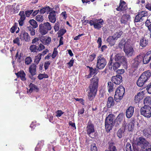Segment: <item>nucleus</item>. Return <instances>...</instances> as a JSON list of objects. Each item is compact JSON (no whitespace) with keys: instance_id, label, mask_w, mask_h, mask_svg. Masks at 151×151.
Here are the masks:
<instances>
[{"instance_id":"obj_21","label":"nucleus","mask_w":151,"mask_h":151,"mask_svg":"<svg viewBox=\"0 0 151 151\" xmlns=\"http://www.w3.org/2000/svg\"><path fill=\"white\" fill-rule=\"evenodd\" d=\"M19 36L21 40H24L26 42H29L30 41L31 37L27 32H22L20 34Z\"/></svg>"},{"instance_id":"obj_59","label":"nucleus","mask_w":151,"mask_h":151,"mask_svg":"<svg viewBox=\"0 0 151 151\" xmlns=\"http://www.w3.org/2000/svg\"><path fill=\"white\" fill-rule=\"evenodd\" d=\"M73 63L74 60H73V58H72L70 60V61L67 63V64L69 66V68H70L73 66Z\"/></svg>"},{"instance_id":"obj_45","label":"nucleus","mask_w":151,"mask_h":151,"mask_svg":"<svg viewBox=\"0 0 151 151\" xmlns=\"http://www.w3.org/2000/svg\"><path fill=\"white\" fill-rule=\"evenodd\" d=\"M17 23H15L10 28V31L12 33H14V32L15 30L17 29Z\"/></svg>"},{"instance_id":"obj_49","label":"nucleus","mask_w":151,"mask_h":151,"mask_svg":"<svg viewBox=\"0 0 151 151\" xmlns=\"http://www.w3.org/2000/svg\"><path fill=\"white\" fill-rule=\"evenodd\" d=\"M66 31L65 29H60L58 32L59 37H61L66 32Z\"/></svg>"},{"instance_id":"obj_5","label":"nucleus","mask_w":151,"mask_h":151,"mask_svg":"<svg viewBox=\"0 0 151 151\" xmlns=\"http://www.w3.org/2000/svg\"><path fill=\"white\" fill-rule=\"evenodd\" d=\"M125 88L123 86H120L116 90L114 95L115 101L117 102H120L125 93Z\"/></svg>"},{"instance_id":"obj_3","label":"nucleus","mask_w":151,"mask_h":151,"mask_svg":"<svg viewBox=\"0 0 151 151\" xmlns=\"http://www.w3.org/2000/svg\"><path fill=\"white\" fill-rule=\"evenodd\" d=\"M151 75L150 71L148 70L144 72L139 78L137 82V85L139 87L143 86L147 80L150 78Z\"/></svg>"},{"instance_id":"obj_1","label":"nucleus","mask_w":151,"mask_h":151,"mask_svg":"<svg viewBox=\"0 0 151 151\" xmlns=\"http://www.w3.org/2000/svg\"><path fill=\"white\" fill-rule=\"evenodd\" d=\"M99 79V77L93 76L90 80L87 92L88 98L89 101H93L97 94Z\"/></svg>"},{"instance_id":"obj_41","label":"nucleus","mask_w":151,"mask_h":151,"mask_svg":"<svg viewBox=\"0 0 151 151\" xmlns=\"http://www.w3.org/2000/svg\"><path fill=\"white\" fill-rule=\"evenodd\" d=\"M123 33L122 31H119L115 33L114 35H113L115 39L116 40L119 38Z\"/></svg>"},{"instance_id":"obj_56","label":"nucleus","mask_w":151,"mask_h":151,"mask_svg":"<svg viewBox=\"0 0 151 151\" xmlns=\"http://www.w3.org/2000/svg\"><path fill=\"white\" fill-rule=\"evenodd\" d=\"M33 11V10H27L24 13L25 15H26L27 17H29Z\"/></svg>"},{"instance_id":"obj_61","label":"nucleus","mask_w":151,"mask_h":151,"mask_svg":"<svg viewBox=\"0 0 151 151\" xmlns=\"http://www.w3.org/2000/svg\"><path fill=\"white\" fill-rule=\"evenodd\" d=\"M146 89L149 94H151V82L147 86Z\"/></svg>"},{"instance_id":"obj_2","label":"nucleus","mask_w":151,"mask_h":151,"mask_svg":"<svg viewBox=\"0 0 151 151\" xmlns=\"http://www.w3.org/2000/svg\"><path fill=\"white\" fill-rule=\"evenodd\" d=\"M114 60L115 62H114L113 68L114 70H116L120 67V63L123 64L124 67L127 66V60L124 56L117 54L115 56Z\"/></svg>"},{"instance_id":"obj_35","label":"nucleus","mask_w":151,"mask_h":151,"mask_svg":"<svg viewBox=\"0 0 151 151\" xmlns=\"http://www.w3.org/2000/svg\"><path fill=\"white\" fill-rule=\"evenodd\" d=\"M143 19L142 18L141 15L138 13V14L136 16L135 19H134V22H138L142 21Z\"/></svg>"},{"instance_id":"obj_22","label":"nucleus","mask_w":151,"mask_h":151,"mask_svg":"<svg viewBox=\"0 0 151 151\" xmlns=\"http://www.w3.org/2000/svg\"><path fill=\"white\" fill-rule=\"evenodd\" d=\"M50 12L49 15H48V18L52 23H54L56 21V12L54 10H49Z\"/></svg>"},{"instance_id":"obj_23","label":"nucleus","mask_w":151,"mask_h":151,"mask_svg":"<svg viewBox=\"0 0 151 151\" xmlns=\"http://www.w3.org/2000/svg\"><path fill=\"white\" fill-rule=\"evenodd\" d=\"M19 15L20 16V17L18 21L19 25V26H22L24 24V20L26 19L24 12L20 11Z\"/></svg>"},{"instance_id":"obj_32","label":"nucleus","mask_w":151,"mask_h":151,"mask_svg":"<svg viewBox=\"0 0 151 151\" xmlns=\"http://www.w3.org/2000/svg\"><path fill=\"white\" fill-rule=\"evenodd\" d=\"M145 25L148 28V30L150 31V38H151V20L150 19H147L145 22Z\"/></svg>"},{"instance_id":"obj_58","label":"nucleus","mask_w":151,"mask_h":151,"mask_svg":"<svg viewBox=\"0 0 151 151\" xmlns=\"http://www.w3.org/2000/svg\"><path fill=\"white\" fill-rule=\"evenodd\" d=\"M139 13L140 14V15H141L142 18L143 17L147 16V12L146 11H142Z\"/></svg>"},{"instance_id":"obj_39","label":"nucleus","mask_w":151,"mask_h":151,"mask_svg":"<svg viewBox=\"0 0 151 151\" xmlns=\"http://www.w3.org/2000/svg\"><path fill=\"white\" fill-rule=\"evenodd\" d=\"M42 55V53H40L35 57L34 62L37 65L38 64L41 59Z\"/></svg>"},{"instance_id":"obj_28","label":"nucleus","mask_w":151,"mask_h":151,"mask_svg":"<svg viewBox=\"0 0 151 151\" xmlns=\"http://www.w3.org/2000/svg\"><path fill=\"white\" fill-rule=\"evenodd\" d=\"M116 40L114 39L113 36H109L107 39V41L109 43L111 46H113L115 44Z\"/></svg>"},{"instance_id":"obj_19","label":"nucleus","mask_w":151,"mask_h":151,"mask_svg":"<svg viewBox=\"0 0 151 151\" xmlns=\"http://www.w3.org/2000/svg\"><path fill=\"white\" fill-rule=\"evenodd\" d=\"M130 7H128L127 4L124 0H120L119 4L116 9H130Z\"/></svg>"},{"instance_id":"obj_37","label":"nucleus","mask_w":151,"mask_h":151,"mask_svg":"<svg viewBox=\"0 0 151 151\" xmlns=\"http://www.w3.org/2000/svg\"><path fill=\"white\" fill-rule=\"evenodd\" d=\"M126 44H129L128 42H125V39H123L119 43V47L121 48H122L123 47H124V48Z\"/></svg>"},{"instance_id":"obj_62","label":"nucleus","mask_w":151,"mask_h":151,"mask_svg":"<svg viewBox=\"0 0 151 151\" xmlns=\"http://www.w3.org/2000/svg\"><path fill=\"white\" fill-rule=\"evenodd\" d=\"M97 42L98 44V47L99 48H100L102 45V40L101 37H99L98 38Z\"/></svg>"},{"instance_id":"obj_36","label":"nucleus","mask_w":151,"mask_h":151,"mask_svg":"<svg viewBox=\"0 0 151 151\" xmlns=\"http://www.w3.org/2000/svg\"><path fill=\"white\" fill-rule=\"evenodd\" d=\"M44 145L43 141L39 142L35 149V151H40L42 147Z\"/></svg>"},{"instance_id":"obj_44","label":"nucleus","mask_w":151,"mask_h":151,"mask_svg":"<svg viewBox=\"0 0 151 151\" xmlns=\"http://www.w3.org/2000/svg\"><path fill=\"white\" fill-rule=\"evenodd\" d=\"M96 56V55L95 53H93L91 55H90L88 59V61L89 62H91L94 60Z\"/></svg>"},{"instance_id":"obj_14","label":"nucleus","mask_w":151,"mask_h":151,"mask_svg":"<svg viewBox=\"0 0 151 151\" xmlns=\"http://www.w3.org/2000/svg\"><path fill=\"white\" fill-rule=\"evenodd\" d=\"M149 144L150 143L147 140L142 137L139 138L137 142V145L141 147L142 150L144 148H146V147L149 145Z\"/></svg>"},{"instance_id":"obj_17","label":"nucleus","mask_w":151,"mask_h":151,"mask_svg":"<svg viewBox=\"0 0 151 151\" xmlns=\"http://www.w3.org/2000/svg\"><path fill=\"white\" fill-rule=\"evenodd\" d=\"M122 78L120 75H117L112 76L111 78V81L112 83L116 85H119L122 81Z\"/></svg>"},{"instance_id":"obj_12","label":"nucleus","mask_w":151,"mask_h":151,"mask_svg":"<svg viewBox=\"0 0 151 151\" xmlns=\"http://www.w3.org/2000/svg\"><path fill=\"white\" fill-rule=\"evenodd\" d=\"M142 55H139L135 57L132 61V67L137 68L138 66L142 63Z\"/></svg>"},{"instance_id":"obj_25","label":"nucleus","mask_w":151,"mask_h":151,"mask_svg":"<svg viewBox=\"0 0 151 151\" xmlns=\"http://www.w3.org/2000/svg\"><path fill=\"white\" fill-rule=\"evenodd\" d=\"M114 104V101L113 98L111 96L109 97L107 101L106 106L108 108H109L113 106Z\"/></svg>"},{"instance_id":"obj_16","label":"nucleus","mask_w":151,"mask_h":151,"mask_svg":"<svg viewBox=\"0 0 151 151\" xmlns=\"http://www.w3.org/2000/svg\"><path fill=\"white\" fill-rule=\"evenodd\" d=\"M124 118V113H120L115 120L114 124L115 127H118L120 125Z\"/></svg>"},{"instance_id":"obj_57","label":"nucleus","mask_w":151,"mask_h":151,"mask_svg":"<svg viewBox=\"0 0 151 151\" xmlns=\"http://www.w3.org/2000/svg\"><path fill=\"white\" fill-rule=\"evenodd\" d=\"M51 63L50 61H47L45 62L44 64V67L45 70H47Z\"/></svg>"},{"instance_id":"obj_43","label":"nucleus","mask_w":151,"mask_h":151,"mask_svg":"<svg viewBox=\"0 0 151 151\" xmlns=\"http://www.w3.org/2000/svg\"><path fill=\"white\" fill-rule=\"evenodd\" d=\"M113 60L112 58H110L108 64V66L110 70H112L113 66Z\"/></svg>"},{"instance_id":"obj_26","label":"nucleus","mask_w":151,"mask_h":151,"mask_svg":"<svg viewBox=\"0 0 151 151\" xmlns=\"http://www.w3.org/2000/svg\"><path fill=\"white\" fill-rule=\"evenodd\" d=\"M37 65L35 64L31 65L29 68V71L30 74L35 75L36 74V68Z\"/></svg>"},{"instance_id":"obj_47","label":"nucleus","mask_w":151,"mask_h":151,"mask_svg":"<svg viewBox=\"0 0 151 151\" xmlns=\"http://www.w3.org/2000/svg\"><path fill=\"white\" fill-rule=\"evenodd\" d=\"M59 9V6L58 5H55L54 8H51L49 6H46L44 7H42L40 9Z\"/></svg>"},{"instance_id":"obj_11","label":"nucleus","mask_w":151,"mask_h":151,"mask_svg":"<svg viewBox=\"0 0 151 151\" xmlns=\"http://www.w3.org/2000/svg\"><path fill=\"white\" fill-rule=\"evenodd\" d=\"M29 22L32 27L30 26L27 27V30L29 32L31 35H35V30L34 28H35L38 27V24L36 21L33 19L29 20Z\"/></svg>"},{"instance_id":"obj_46","label":"nucleus","mask_w":151,"mask_h":151,"mask_svg":"<svg viewBox=\"0 0 151 151\" xmlns=\"http://www.w3.org/2000/svg\"><path fill=\"white\" fill-rule=\"evenodd\" d=\"M32 62V59L31 57H27L25 58V63L26 65H29Z\"/></svg>"},{"instance_id":"obj_53","label":"nucleus","mask_w":151,"mask_h":151,"mask_svg":"<svg viewBox=\"0 0 151 151\" xmlns=\"http://www.w3.org/2000/svg\"><path fill=\"white\" fill-rule=\"evenodd\" d=\"M16 5V3H14L12 5H8L6 7V9H15V6Z\"/></svg>"},{"instance_id":"obj_38","label":"nucleus","mask_w":151,"mask_h":151,"mask_svg":"<svg viewBox=\"0 0 151 151\" xmlns=\"http://www.w3.org/2000/svg\"><path fill=\"white\" fill-rule=\"evenodd\" d=\"M29 50L32 52H37L38 50L37 46L35 45H30Z\"/></svg>"},{"instance_id":"obj_8","label":"nucleus","mask_w":151,"mask_h":151,"mask_svg":"<svg viewBox=\"0 0 151 151\" xmlns=\"http://www.w3.org/2000/svg\"><path fill=\"white\" fill-rule=\"evenodd\" d=\"M104 22V21L102 19H94V20L88 21L87 22L91 26L93 25L94 28L97 29H99L101 28V25L103 24Z\"/></svg>"},{"instance_id":"obj_10","label":"nucleus","mask_w":151,"mask_h":151,"mask_svg":"<svg viewBox=\"0 0 151 151\" xmlns=\"http://www.w3.org/2000/svg\"><path fill=\"white\" fill-rule=\"evenodd\" d=\"M141 114L147 118H150L151 116V107L149 106L145 105L141 108L140 110Z\"/></svg>"},{"instance_id":"obj_4","label":"nucleus","mask_w":151,"mask_h":151,"mask_svg":"<svg viewBox=\"0 0 151 151\" xmlns=\"http://www.w3.org/2000/svg\"><path fill=\"white\" fill-rule=\"evenodd\" d=\"M86 129L87 134L91 138H94L97 135V132H95L94 125L91 120L87 123Z\"/></svg>"},{"instance_id":"obj_54","label":"nucleus","mask_w":151,"mask_h":151,"mask_svg":"<svg viewBox=\"0 0 151 151\" xmlns=\"http://www.w3.org/2000/svg\"><path fill=\"white\" fill-rule=\"evenodd\" d=\"M63 112L61 110H58L56 112L55 116L57 117H60L63 114Z\"/></svg>"},{"instance_id":"obj_27","label":"nucleus","mask_w":151,"mask_h":151,"mask_svg":"<svg viewBox=\"0 0 151 151\" xmlns=\"http://www.w3.org/2000/svg\"><path fill=\"white\" fill-rule=\"evenodd\" d=\"M143 94L142 92H139L135 96L134 100L136 103H139L143 99Z\"/></svg>"},{"instance_id":"obj_33","label":"nucleus","mask_w":151,"mask_h":151,"mask_svg":"<svg viewBox=\"0 0 151 151\" xmlns=\"http://www.w3.org/2000/svg\"><path fill=\"white\" fill-rule=\"evenodd\" d=\"M139 55H142L143 56L142 62L144 64H146L148 63L151 59L147 57H145L146 56L145 55L143 54H139Z\"/></svg>"},{"instance_id":"obj_24","label":"nucleus","mask_w":151,"mask_h":151,"mask_svg":"<svg viewBox=\"0 0 151 151\" xmlns=\"http://www.w3.org/2000/svg\"><path fill=\"white\" fill-rule=\"evenodd\" d=\"M130 21L131 17L129 14H124L121 18V21L122 23L127 24Z\"/></svg>"},{"instance_id":"obj_51","label":"nucleus","mask_w":151,"mask_h":151,"mask_svg":"<svg viewBox=\"0 0 151 151\" xmlns=\"http://www.w3.org/2000/svg\"><path fill=\"white\" fill-rule=\"evenodd\" d=\"M91 151H97V148L94 143H92L91 146Z\"/></svg>"},{"instance_id":"obj_30","label":"nucleus","mask_w":151,"mask_h":151,"mask_svg":"<svg viewBox=\"0 0 151 151\" xmlns=\"http://www.w3.org/2000/svg\"><path fill=\"white\" fill-rule=\"evenodd\" d=\"M114 83L111 81L108 82V89L109 93L113 92L114 89H115V86H114Z\"/></svg>"},{"instance_id":"obj_13","label":"nucleus","mask_w":151,"mask_h":151,"mask_svg":"<svg viewBox=\"0 0 151 151\" xmlns=\"http://www.w3.org/2000/svg\"><path fill=\"white\" fill-rule=\"evenodd\" d=\"M124 50L126 55L128 57L132 56L134 52L133 48L129 44H126L124 48Z\"/></svg>"},{"instance_id":"obj_63","label":"nucleus","mask_w":151,"mask_h":151,"mask_svg":"<svg viewBox=\"0 0 151 151\" xmlns=\"http://www.w3.org/2000/svg\"><path fill=\"white\" fill-rule=\"evenodd\" d=\"M39 39L37 37H35L32 40V43L35 44V45H38L39 44L38 41Z\"/></svg>"},{"instance_id":"obj_52","label":"nucleus","mask_w":151,"mask_h":151,"mask_svg":"<svg viewBox=\"0 0 151 151\" xmlns=\"http://www.w3.org/2000/svg\"><path fill=\"white\" fill-rule=\"evenodd\" d=\"M58 53V52L57 50V48H54L53 52L51 56L52 58L54 59Z\"/></svg>"},{"instance_id":"obj_50","label":"nucleus","mask_w":151,"mask_h":151,"mask_svg":"<svg viewBox=\"0 0 151 151\" xmlns=\"http://www.w3.org/2000/svg\"><path fill=\"white\" fill-rule=\"evenodd\" d=\"M36 20L40 22H42L43 20V16L42 15H38L36 17Z\"/></svg>"},{"instance_id":"obj_48","label":"nucleus","mask_w":151,"mask_h":151,"mask_svg":"<svg viewBox=\"0 0 151 151\" xmlns=\"http://www.w3.org/2000/svg\"><path fill=\"white\" fill-rule=\"evenodd\" d=\"M125 149L126 151H132V149L131 145L129 142H127L126 144Z\"/></svg>"},{"instance_id":"obj_64","label":"nucleus","mask_w":151,"mask_h":151,"mask_svg":"<svg viewBox=\"0 0 151 151\" xmlns=\"http://www.w3.org/2000/svg\"><path fill=\"white\" fill-rule=\"evenodd\" d=\"M14 43L16 44L18 46H20L21 45L20 43L18 37L16 38L13 41Z\"/></svg>"},{"instance_id":"obj_20","label":"nucleus","mask_w":151,"mask_h":151,"mask_svg":"<svg viewBox=\"0 0 151 151\" xmlns=\"http://www.w3.org/2000/svg\"><path fill=\"white\" fill-rule=\"evenodd\" d=\"M134 107L130 106L126 110V116L128 118H131L133 115Z\"/></svg>"},{"instance_id":"obj_29","label":"nucleus","mask_w":151,"mask_h":151,"mask_svg":"<svg viewBox=\"0 0 151 151\" xmlns=\"http://www.w3.org/2000/svg\"><path fill=\"white\" fill-rule=\"evenodd\" d=\"M18 77H20L21 79L23 81H25L26 80L25 78L26 74L23 71L18 72L16 73Z\"/></svg>"},{"instance_id":"obj_6","label":"nucleus","mask_w":151,"mask_h":151,"mask_svg":"<svg viewBox=\"0 0 151 151\" xmlns=\"http://www.w3.org/2000/svg\"><path fill=\"white\" fill-rule=\"evenodd\" d=\"M107 61L106 59L101 54H100L97 57L96 67L98 69H103L106 65Z\"/></svg>"},{"instance_id":"obj_15","label":"nucleus","mask_w":151,"mask_h":151,"mask_svg":"<svg viewBox=\"0 0 151 151\" xmlns=\"http://www.w3.org/2000/svg\"><path fill=\"white\" fill-rule=\"evenodd\" d=\"M87 68H89L88 72L89 73L88 75H86L85 77L86 78H91L93 75H96L99 72L98 69L96 68H93L92 67H90L89 66H87Z\"/></svg>"},{"instance_id":"obj_55","label":"nucleus","mask_w":151,"mask_h":151,"mask_svg":"<svg viewBox=\"0 0 151 151\" xmlns=\"http://www.w3.org/2000/svg\"><path fill=\"white\" fill-rule=\"evenodd\" d=\"M29 87L31 88L33 90H37L38 88L37 86L34 84L31 83L29 85Z\"/></svg>"},{"instance_id":"obj_31","label":"nucleus","mask_w":151,"mask_h":151,"mask_svg":"<svg viewBox=\"0 0 151 151\" xmlns=\"http://www.w3.org/2000/svg\"><path fill=\"white\" fill-rule=\"evenodd\" d=\"M148 44V40L145 38L141 39L140 41V45L142 47H146Z\"/></svg>"},{"instance_id":"obj_40","label":"nucleus","mask_w":151,"mask_h":151,"mask_svg":"<svg viewBox=\"0 0 151 151\" xmlns=\"http://www.w3.org/2000/svg\"><path fill=\"white\" fill-rule=\"evenodd\" d=\"M23 54L22 53L20 52L19 54L18 51H17V53L16 54L15 57L16 58H17V62L19 63H20L22 60H21V58L23 57Z\"/></svg>"},{"instance_id":"obj_7","label":"nucleus","mask_w":151,"mask_h":151,"mask_svg":"<svg viewBox=\"0 0 151 151\" xmlns=\"http://www.w3.org/2000/svg\"><path fill=\"white\" fill-rule=\"evenodd\" d=\"M51 28L50 24L47 22L41 24L39 25L40 32L42 35L47 34L49 30L51 29Z\"/></svg>"},{"instance_id":"obj_18","label":"nucleus","mask_w":151,"mask_h":151,"mask_svg":"<svg viewBox=\"0 0 151 151\" xmlns=\"http://www.w3.org/2000/svg\"><path fill=\"white\" fill-rule=\"evenodd\" d=\"M123 123L122 127L118 130L117 132V136L119 139L122 138L124 136V134L126 129V124H125V121Z\"/></svg>"},{"instance_id":"obj_42","label":"nucleus","mask_w":151,"mask_h":151,"mask_svg":"<svg viewBox=\"0 0 151 151\" xmlns=\"http://www.w3.org/2000/svg\"><path fill=\"white\" fill-rule=\"evenodd\" d=\"M134 120L130 122L129 124H128V126L129 131H132V130L133 129L134 127Z\"/></svg>"},{"instance_id":"obj_60","label":"nucleus","mask_w":151,"mask_h":151,"mask_svg":"<svg viewBox=\"0 0 151 151\" xmlns=\"http://www.w3.org/2000/svg\"><path fill=\"white\" fill-rule=\"evenodd\" d=\"M146 147V148H144L142 150V151H151V145L150 144H149V145H148V146Z\"/></svg>"},{"instance_id":"obj_9","label":"nucleus","mask_w":151,"mask_h":151,"mask_svg":"<svg viewBox=\"0 0 151 151\" xmlns=\"http://www.w3.org/2000/svg\"><path fill=\"white\" fill-rule=\"evenodd\" d=\"M114 124L113 118L109 115L106 117L105 121V127L107 132H109L112 129Z\"/></svg>"},{"instance_id":"obj_34","label":"nucleus","mask_w":151,"mask_h":151,"mask_svg":"<svg viewBox=\"0 0 151 151\" xmlns=\"http://www.w3.org/2000/svg\"><path fill=\"white\" fill-rule=\"evenodd\" d=\"M144 103L145 105L149 106L151 104V97L147 96L144 100Z\"/></svg>"}]
</instances>
